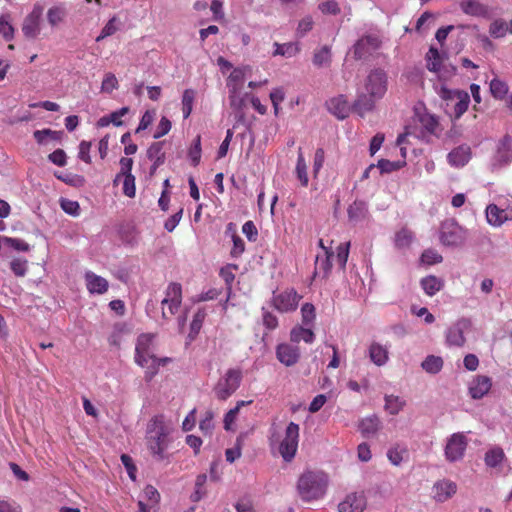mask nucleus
<instances>
[{
	"label": "nucleus",
	"mask_w": 512,
	"mask_h": 512,
	"mask_svg": "<svg viewBox=\"0 0 512 512\" xmlns=\"http://www.w3.org/2000/svg\"><path fill=\"white\" fill-rule=\"evenodd\" d=\"M172 424L162 414L155 415L147 424L146 446L157 460L167 458V449L171 443Z\"/></svg>",
	"instance_id": "obj_1"
},
{
	"label": "nucleus",
	"mask_w": 512,
	"mask_h": 512,
	"mask_svg": "<svg viewBox=\"0 0 512 512\" xmlns=\"http://www.w3.org/2000/svg\"><path fill=\"white\" fill-rule=\"evenodd\" d=\"M155 334L143 333L138 336L135 345V362L145 369V376L151 380L161 366L171 361L168 357L158 358L155 355Z\"/></svg>",
	"instance_id": "obj_2"
},
{
	"label": "nucleus",
	"mask_w": 512,
	"mask_h": 512,
	"mask_svg": "<svg viewBox=\"0 0 512 512\" xmlns=\"http://www.w3.org/2000/svg\"><path fill=\"white\" fill-rule=\"evenodd\" d=\"M300 437V426L295 422H290L283 434H279L275 429H271L269 444L273 453H278L285 462H291L298 450Z\"/></svg>",
	"instance_id": "obj_3"
},
{
	"label": "nucleus",
	"mask_w": 512,
	"mask_h": 512,
	"mask_svg": "<svg viewBox=\"0 0 512 512\" xmlns=\"http://www.w3.org/2000/svg\"><path fill=\"white\" fill-rule=\"evenodd\" d=\"M328 478L322 472L308 471L303 473L298 480V491L305 501L316 500L326 492Z\"/></svg>",
	"instance_id": "obj_4"
},
{
	"label": "nucleus",
	"mask_w": 512,
	"mask_h": 512,
	"mask_svg": "<svg viewBox=\"0 0 512 512\" xmlns=\"http://www.w3.org/2000/svg\"><path fill=\"white\" fill-rule=\"evenodd\" d=\"M468 238L467 229L460 226L455 220L448 219L441 223L439 240L447 247H460Z\"/></svg>",
	"instance_id": "obj_5"
},
{
	"label": "nucleus",
	"mask_w": 512,
	"mask_h": 512,
	"mask_svg": "<svg viewBox=\"0 0 512 512\" xmlns=\"http://www.w3.org/2000/svg\"><path fill=\"white\" fill-rule=\"evenodd\" d=\"M241 380V370L229 369L214 388L216 397L222 401L227 400L239 388Z\"/></svg>",
	"instance_id": "obj_6"
},
{
	"label": "nucleus",
	"mask_w": 512,
	"mask_h": 512,
	"mask_svg": "<svg viewBox=\"0 0 512 512\" xmlns=\"http://www.w3.org/2000/svg\"><path fill=\"white\" fill-rule=\"evenodd\" d=\"M472 322L468 318H459L451 324L446 332L445 339L448 346L463 347L466 343V334L470 333Z\"/></svg>",
	"instance_id": "obj_7"
},
{
	"label": "nucleus",
	"mask_w": 512,
	"mask_h": 512,
	"mask_svg": "<svg viewBox=\"0 0 512 512\" xmlns=\"http://www.w3.org/2000/svg\"><path fill=\"white\" fill-rule=\"evenodd\" d=\"M302 296L294 289H286L273 295L272 304L274 308L281 313L295 311Z\"/></svg>",
	"instance_id": "obj_8"
},
{
	"label": "nucleus",
	"mask_w": 512,
	"mask_h": 512,
	"mask_svg": "<svg viewBox=\"0 0 512 512\" xmlns=\"http://www.w3.org/2000/svg\"><path fill=\"white\" fill-rule=\"evenodd\" d=\"M365 89L374 99H381L387 91V76L380 69L371 71L365 82Z\"/></svg>",
	"instance_id": "obj_9"
},
{
	"label": "nucleus",
	"mask_w": 512,
	"mask_h": 512,
	"mask_svg": "<svg viewBox=\"0 0 512 512\" xmlns=\"http://www.w3.org/2000/svg\"><path fill=\"white\" fill-rule=\"evenodd\" d=\"M467 439L462 433L452 434L445 446V457L450 462H455L464 456V452L467 447Z\"/></svg>",
	"instance_id": "obj_10"
},
{
	"label": "nucleus",
	"mask_w": 512,
	"mask_h": 512,
	"mask_svg": "<svg viewBox=\"0 0 512 512\" xmlns=\"http://www.w3.org/2000/svg\"><path fill=\"white\" fill-rule=\"evenodd\" d=\"M42 15L43 8L36 5L25 17L22 24V32L26 38L35 39L38 37L41 32Z\"/></svg>",
	"instance_id": "obj_11"
},
{
	"label": "nucleus",
	"mask_w": 512,
	"mask_h": 512,
	"mask_svg": "<svg viewBox=\"0 0 512 512\" xmlns=\"http://www.w3.org/2000/svg\"><path fill=\"white\" fill-rule=\"evenodd\" d=\"M367 506V499L363 492H353L348 494L343 501L338 504L339 512H363Z\"/></svg>",
	"instance_id": "obj_12"
},
{
	"label": "nucleus",
	"mask_w": 512,
	"mask_h": 512,
	"mask_svg": "<svg viewBox=\"0 0 512 512\" xmlns=\"http://www.w3.org/2000/svg\"><path fill=\"white\" fill-rule=\"evenodd\" d=\"M486 219L487 222L494 226L500 227L505 222L512 219V209L511 208H500L496 204H489L486 207Z\"/></svg>",
	"instance_id": "obj_13"
},
{
	"label": "nucleus",
	"mask_w": 512,
	"mask_h": 512,
	"mask_svg": "<svg viewBox=\"0 0 512 512\" xmlns=\"http://www.w3.org/2000/svg\"><path fill=\"white\" fill-rule=\"evenodd\" d=\"M380 40L376 36L368 35L359 39L353 48L355 58L362 59L378 49Z\"/></svg>",
	"instance_id": "obj_14"
},
{
	"label": "nucleus",
	"mask_w": 512,
	"mask_h": 512,
	"mask_svg": "<svg viewBox=\"0 0 512 512\" xmlns=\"http://www.w3.org/2000/svg\"><path fill=\"white\" fill-rule=\"evenodd\" d=\"M276 357L282 364L289 367L298 362L300 358V351L297 346L282 343L276 348Z\"/></svg>",
	"instance_id": "obj_15"
},
{
	"label": "nucleus",
	"mask_w": 512,
	"mask_h": 512,
	"mask_svg": "<svg viewBox=\"0 0 512 512\" xmlns=\"http://www.w3.org/2000/svg\"><path fill=\"white\" fill-rule=\"evenodd\" d=\"M457 491V485L450 480L437 481L432 487L433 499L437 502H445Z\"/></svg>",
	"instance_id": "obj_16"
},
{
	"label": "nucleus",
	"mask_w": 512,
	"mask_h": 512,
	"mask_svg": "<svg viewBox=\"0 0 512 512\" xmlns=\"http://www.w3.org/2000/svg\"><path fill=\"white\" fill-rule=\"evenodd\" d=\"M84 280L90 294L102 295L108 291L109 282L92 271L85 272Z\"/></svg>",
	"instance_id": "obj_17"
},
{
	"label": "nucleus",
	"mask_w": 512,
	"mask_h": 512,
	"mask_svg": "<svg viewBox=\"0 0 512 512\" xmlns=\"http://www.w3.org/2000/svg\"><path fill=\"white\" fill-rule=\"evenodd\" d=\"M327 108L338 119H345L350 111L349 103L343 95L330 99L327 102Z\"/></svg>",
	"instance_id": "obj_18"
},
{
	"label": "nucleus",
	"mask_w": 512,
	"mask_h": 512,
	"mask_svg": "<svg viewBox=\"0 0 512 512\" xmlns=\"http://www.w3.org/2000/svg\"><path fill=\"white\" fill-rule=\"evenodd\" d=\"M471 158V149L469 146L461 145L453 149L447 156L448 163L454 167H463Z\"/></svg>",
	"instance_id": "obj_19"
},
{
	"label": "nucleus",
	"mask_w": 512,
	"mask_h": 512,
	"mask_svg": "<svg viewBox=\"0 0 512 512\" xmlns=\"http://www.w3.org/2000/svg\"><path fill=\"white\" fill-rule=\"evenodd\" d=\"M490 388V378L486 376H478L471 382L469 392L472 398L480 399L489 392Z\"/></svg>",
	"instance_id": "obj_20"
},
{
	"label": "nucleus",
	"mask_w": 512,
	"mask_h": 512,
	"mask_svg": "<svg viewBox=\"0 0 512 512\" xmlns=\"http://www.w3.org/2000/svg\"><path fill=\"white\" fill-rule=\"evenodd\" d=\"M369 358L376 366H384L389 360L388 348L374 342L369 346Z\"/></svg>",
	"instance_id": "obj_21"
},
{
	"label": "nucleus",
	"mask_w": 512,
	"mask_h": 512,
	"mask_svg": "<svg viewBox=\"0 0 512 512\" xmlns=\"http://www.w3.org/2000/svg\"><path fill=\"white\" fill-rule=\"evenodd\" d=\"M315 339V334L310 326H295L290 332V340L294 343L304 341L305 343L311 344Z\"/></svg>",
	"instance_id": "obj_22"
},
{
	"label": "nucleus",
	"mask_w": 512,
	"mask_h": 512,
	"mask_svg": "<svg viewBox=\"0 0 512 512\" xmlns=\"http://www.w3.org/2000/svg\"><path fill=\"white\" fill-rule=\"evenodd\" d=\"M182 301V286L179 283H170L165 291V297L161 301L162 304V316L168 318L166 311V302L168 301Z\"/></svg>",
	"instance_id": "obj_23"
},
{
	"label": "nucleus",
	"mask_w": 512,
	"mask_h": 512,
	"mask_svg": "<svg viewBox=\"0 0 512 512\" xmlns=\"http://www.w3.org/2000/svg\"><path fill=\"white\" fill-rule=\"evenodd\" d=\"M123 27V23L121 19L117 16H113L108 20V22L102 28L100 34L96 37V42H100L105 38L113 36L118 31H120Z\"/></svg>",
	"instance_id": "obj_24"
},
{
	"label": "nucleus",
	"mask_w": 512,
	"mask_h": 512,
	"mask_svg": "<svg viewBox=\"0 0 512 512\" xmlns=\"http://www.w3.org/2000/svg\"><path fill=\"white\" fill-rule=\"evenodd\" d=\"M62 132L51 129L36 130L33 136L39 145H48L50 143L59 142Z\"/></svg>",
	"instance_id": "obj_25"
},
{
	"label": "nucleus",
	"mask_w": 512,
	"mask_h": 512,
	"mask_svg": "<svg viewBox=\"0 0 512 512\" xmlns=\"http://www.w3.org/2000/svg\"><path fill=\"white\" fill-rule=\"evenodd\" d=\"M378 99H374L371 95L361 94L358 96L357 100L354 103V110L363 117L366 113L372 111L375 106V102Z\"/></svg>",
	"instance_id": "obj_26"
},
{
	"label": "nucleus",
	"mask_w": 512,
	"mask_h": 512,
	"mask_svg": "<svg viewBox=\"0 0 512 512\" xmlns=\"http://www.w3.org/2000/svg\"><path fill=\"white\" fill-rule=\"evenodd\" d=\"M461 10L471 16H482L486 13V8L477 0H462L459 2Z\"/></svg>",
	"instance_id": "obj_27"
},
{
	"label": "nucleus",
	"mask_w": 512,
	"mask_h": 512,
	"mask_svg": "<svg viewBox=\"0 0 512 512\" xmlns=\"http://www.w3.org/2000/svg\"><path fill=\"white\" fill-rule=\"evenodd\" d=\"M384 409L390 415H397L406 405V401L396 395H385Z\"/></svg>",
	"instance_id": "obj_28"
},
{
	"label": "nucleus",
	"mask_w": 512,
	"mask_h": 512,
	"mask_svg": "<svg viewBox=\"0 0 512 512\" xmlns=\"http://www.w3.org/2000/svg\"><path fill=\"white\" fill-rule=\"evenodd\" d=\"M147 156L153 162V168H157L160 165H162L165 161V154L163 152V143L162 142L153 143L147 151Z\"/></svg>",
	"instance_id": "obj_29"
},
{
	"label": "nucleus",
	"mask_w": 512,
	"mask_h": 512,
	"mask_svg": "<svg viewBox=\"0 0 512 512\" xmlns=\"http://www.w3.org/2000/svg\"><path fill=\"white\" fill-rule=\"evenodd\" d=\"M379 429V419L376 416H369L361 420L359 430L365 437L374 435Z\"/></svg>",
	"instance_id": "obj_30"
},
{
	"label": "nucleus",
	"mask_w": 512,
	"mask_h": 512,
	"mask_svg": "<svg viewBox=\"0 0 512 512\" xmlns=\"http://www.w3.org/2000/svg\"><path fill=\"white\" fill-rule=\"evenodd\" d=\"M456 103L454 105V114L456 118H460L468 109L470 97L467 92L456 91L454 93Z\"/></svg>",
	"instance_id": "obj_31"
},
{
	"label": "nucleus",
	"mask_w": 512,
	"mask_h": 512,
	"mask_svg": "<svg viewBox=\"0 0 512 512\" xmlns=\"http://www.w3.org/2000/svg\"><path fill=\"white\" fill-rule=\"evenodd\" d=\"M275 50L274 56L293 57L299 52V46L297 43L288 42L284 44L274 43Z\"/></svg>",
	"instance_id": "obj_32"
},
{
	"label": "nucleus",
	"mask_w": 512,
	"mask_h": 512,
	"mask_svg": "<svg viewBox=\"0 0 512 512\" xmlns=\"http://www.w3.org/2000/svg\"><path fill=\"white\" fill-rule=\"evenodd\" d=\"M296 176L298 180L300 181L301 185L306 187L308 185L309 179H308V173H307V164L304 158V155L299 149L298 151V157H297V163H296Z\"/></svg>",
	"instance_id": "obj_33"
},
{
	"label": "nucleus",
	"mask_w": 512,
	"mask_h": 512,
	"mask_svg": "<svg viewBox=\"0 0 512 512\" xmlns=\"http://www.w3.org/2000/svg\"><path fill=\"white\" fill-rule=\"evenodd\" d=\"M252 401H238L236 406L232 409H230L224 417V428L227 431L234 430L233 424L235 423V420L237 419V416L239 414L240 408L249 405Z\"/></svg>",
	"instance_id": "obj_34"
},
{
	"label": "nucleus",
	"mask_w": 512,
	"mask_h": 512,
	"mask_svg": "<svg viewBox=\"0 0 512 512\" xmlns=\"http://www.w3.org/2000/svg\"><path fill=\"white\" fill-rule=\"evenodd\" d=\"M405 455H407V449L405 446L400 444L392 446L387 451V457L394 466H399Z\"/></svg>",
	"instance_id": "obj_35"
},
{
	"label": "nucleus",
	"mask_w": 512,
	"mask_h": 512,
	"mask_svg": "<svg viewBox=\"0 0 512 512\" xmlns=\"http://www.w3.org/2000/svg\"><path fill=\"white\" fill-rule=\"evenodd\" d=\"M421 286L427 295L433 296L442 288V282L435 276H427L421 280Z\"/></svg>",
	"instance_id": "obj_36"
},
{
	"label": "nucleus",
	"mask_w": 512,
	"mask_h": 512,
	"mask_svg": "<svg viewBox=\"0 0 512 512\" xmlns=\"http://www.w3.org/2000/svg\"><path fill=\"white\" fill-rule=\"evenodd\" d=\"M206 482H207L206 474H200L197 476V478L195 480V489L190 496L191 501L199 502L206 495V489H205Z\"/></svg>",
	"instance_id": "obj_37"
},
{
	"label": "nucleus",
	"mask_w": 512,
	"mask_h": 512,
	"mask_svg": "<svg viewBox=\"0 0 512 512\" xmlns=\"http://www.w3.org/2000/svg\"><path fill=\"white\" fill-rule=\"evenodd\" d=\"M489 33L493 38H503L509 33V24L497 19L490 24Z\"/></svg>",
	"instance_id": "obj_38"
},
{
	"label": "nucleus",
	"mask_w": 512,
	"mask_h": 512,
	"mask_svg": "<svg viewBox=\"0 0 512 512\" xmlns=\"http://www.w3.org/2000/svg\"><path fill=\"white\" fill-rule=\"evenodd\" d=\"M0 35L6 40L11 41L14 38V27L11 24L10 15H0Z\"/></svg>",
	"instance_id": "obj_39"
},
{
	"label": "nucleus",
	"mask_w": 512,
	"mask_h": 512,
	"mask_svg": "<svg viewBox=\"0 0 512 512\" xmlns=\"http://www.w3.org/2000/svg\"><path fill=\"white\" fill-rule=\"evenodd\" d=\"M443 367V360L439 356H428L423 362H422V368L431 374L438 373Z\"/></svg>",
	"instance_id": "obj_40"
},
{
	"label": "nucleus",
	"mask_w": 512,
	"mask_h": 512,
	"mask_svg": "<svg viewBox=\"0 0 512 512\" xmlns=\"http://www.w3.org/2000/svg\"><path fill=\"white\" fill-rule=\"evenodd\" d=\"M195 99V91L193 89H186L182 95V111L183 117L187 119L193 109V103Z\"/></svg>",
	"instance_id": "obj_41"
},
{
	"label": "nucleus",
	"mask_w": 512,
	"mask_h": 512,
	"mask_svg": "<svg viewBox=\"0 0 512 512\" xmlns=\"http://www.w3.org/2000/svg\"><path fill=\"white\" fill-rule=\"evenodd\" d=\"M413 233L408 229H401L395 235V245L399 249L408 248L413 241Z\"/></svg>",
	"instance_id": "obj_42"
},
{
	"label": "nucleus",
	"mask_w": 512,
	"mask_h": 512,
	"mask_svg": "<svg viewBox=\"0 0 512 512\" xmlns=\"http://www.w3.org/2000/svg\"><path fill=\"white\" fill-rule=\"evenodd\" d=\"M245 77V68H235L227 79L228 88L241 89Z\"/></svg>",
	"instance_id": "obj_43"
},
{
	"label": "nucleus",
	"mask_w": 512,
	"mask_h": 512,
	"mask_svg": "<svg viewBox=\"0 0 512 512\" xmlns=\"http://www.w3.org/2000/svg\"><path fill=\"white\" fill-rule=\"evenodd\" d=\"M301 317H302V324L304 326H313L315 318H316V311L315 307L312 303H304L301 307Z\"/></svg>",
	"instance_id": "obj_44"
},
{
	"label": "nucleus",
	"mask_w": 512,
	"mask_h": 512,
	"mask_svg": "<svg viewBox=\"0 0 512 512\" xmlns=\"http://www.w3.org/2000/svg\"><path fill=\"white\" fill-rule=\"evenodd\" d=\"M490 91L495 98L502 99L508 93V85L506 82L494 78L490 82Z\"/></svg>",
	"instance_id": "obj_45"
},
{
	"label": "nucleus",
	"mask_w": 512,
	"mask_h": 512,
	"mask_svg": "<svg viewBox=\"0 0 512 512\" xmlns=\"http://www.w3.org/2000/svg\"><path fill=\"white\" fill-rule=\"evenodd\" d=\"M331 61V51L328 46H323L314 53L313 63L318 67L326 66Z\"/></svg>",
	"instance_id": "obj_46"
},
{
	"label": "nucleus",
	"mask_w": 512,
	"mask_h": 512,
	"mask_svg": "<svg viewBox=\"0 0 512 512\" xmlns=\"http://www.w3.org/2000/svg\"><path fill=\"white\" fill-rule=\"evenodd\" d=\"M504 459V452L501 448H493L485 455V463L489 467L498 466Z\"/></svg>",
	"instance_id": "obj_47"
},
{
	"label": "nucleus",
	"mask_w": 512,
	"mask_h": 512,
	"mask_svg": "<svg viewBox=\"0 0 512 512\" xmlns=\"http://www.w3.org/2000/svg\"><path fill=\"white\" fill-rule=\"evenodd\" d=\"M143 498L148 502L146 504L149 508L156 506L160 500L158 490L152 485H147L143 490Z\"/></svg>",
	"instance_id": "obj_48"
},
{
	"label": "nucleus",
	"mask_w": 512,
	"mask_h": 512,
	"mask_svg": "<svg viewBox=\"0 0 512 512\" xmlns=\"http://www.w3.org/2000/svg\"><path fill=\"white\" fill-rule=\"evenodd\" d=\"M441 58L437 49L431 47L427 54V68L430 71L438 72L440 70Z\"/></svg>",
	"instance_id": "obj_49"
},
{
	"label": "nucleus",
	"mask_w": 512,
	"mask_h": 512,
	"mask_svg": "<svg viewBox=\"0 0 512 512\" xmlns=\"http://www.w3.org/2000/svg\"><path fill=\"white\" fill-rule=\"evenodd\" d=\"M205 316H206V313L204 310H198L194 317H193V320L191 322V326H190V333H189V337L191 339H194L195 336L199 333L201 327H202V323L205 319Z\"/></svg>",
	"instance_id": "obj_50"
},
{
	"label": "nucleus",
	"mask_w": 512,
	"mask_h": 512,
	"mask_svg": "<svg viewBox=\"0 0 512 512\" xmlns=\"http://www.w3.org/2000/svg\"><path fill=\"white\" fill-rule=\"evenodd\" d=\"M2 242H3V245L11 247L17 251L26 252V251L30 250V245L22 239L11 238V237H2Z\"/></svg>",
	"instance_id": "obj_51"
},
{
	"label": "nucleus",
	"mask_w": 512,
	"mask_h": 512,
	"mask_svg": "<svg viewBox=\"0 0 512 512\" xmlns=\"http://www.w3.org/2000/svg\"><path fill=\"white\" fill-rule=\"evenodd\" d=\"M117 88L118 80L116 76L111 72L106 73L101 84V91L104 93H111Z\"/></svg>",
	"instance_id": "obj_52"
},
{
	"label": "nucleus",
	"mask_w": 512,
	"mask_h": 512,
	"mask_svg": "<svg viewBox=\"0 0 512 512\" xmlns=\"http://www.w3.org/2000/svg\"><path fill=\"white\" fill-rule=\"evenodd\" d=\"M60 206L65 213L71 216L76 217L80 214V205L77 201L62 198L60 200Z\"/></svg>",
	"instance_id": "obj_53"
},
{
	"label": "nucleus",
	"mask_w": 512,
	"mask_h": 512,
	"mask_svg": "<svg viewBox=\"0 0 512 512\" xmlns=\"http://www.w3.org/2000/svg\"><path fill=\"white\" fill-rule=\"evenodd\" d=\"M214 414L212 411H207L203 419L199 423V428L204 435H211L214 429L213 422Z\"/></svg>",
	"instance_id": "obj_54"
},
{
	"label": "nucleus",
	"mask_w": 512,
	"mask_h": 512,
	"mask_svg": "<svg viewBox=\"0 0 512 512\" xmlns=\"http://www.w3.org/2000/svg\"><path fill=\"white\" fill-rule=\"evenodd\" d=\"M318 9L325 15H337L340 13L339 4L335 0H328L319 3Z\"/></svg>",
	"instance_id": "obj_55"
},
{
	"label": "nucleus",
	"mask_w": 512,
	"mask_h": 512,
	"mask_svg": "<svg viewBox=\"0 0 512 512\" xmlns=\"http://www.w3.org/2000/svg\"><path fill=\"white\" fill-rule=\"evenodd\" d=\"M350 242H345L337 247L336 261L340 268L344 269L349 256Z\"/></svg>",
	"instance_id": "obj_56"
},
{
	"label": "nucleus",
	"mask_w": 512,
	"mask_h": 512,
	"mask_svg": "<svg viewBox=\"0 0 512 512\" xmlns=\"http://www.w3.org/2000/svg\"><path fill=\"white\" fill-rule=\"evenodd\" d=\"M189 158L193 166H197L201 159V137L198 135L189 150Z\"/></svg>",
	"instance_id": "obj_57"
},
{
	"label": "nucleus",
	"mask_w": 512,
	"mask_h": 512,
	"mask_svg": "<svg viewBox=\"0 0 512 512\" xmlns=\"http://www.w3.org/2000/svg\"><path fill=\"white\" fill-rule=\"evenodd\" d=\"M65 17V10L60 7H52L47 12V19L52 26L58 25Z\"/></svg>",
	"instance_id": "obj_58"
},
{
	"label": "nucleus",
	"mask_w": 512,
	"mask_h": 512,
	"mask_svg": "<svg viewBox=\"0 0 512 512\" xmlns=\"http://www.w3.org/2000/svg\"><path fill=\"white\" fill-rule=\"evenodd\" d=\"M241 89L229 88V101L230 106L234 110H241L244 105V99L240 94Z\"/></svg>",
	"instance_id": "obj_59"
},
{
	"label": "nucleus",
	"mask_w": 512,
	"mask_h": 512,
	"mask_svg": "<svg viewBox=\"0 0 512 512\" xmlns=\"http://www.w3.org/2000/svg\"><path fill=\"white\" fill-rule=\"evenodd\" d=\"M132 166H133V160L131 158H126V157H123L120 159V172L116 175L113 183L114 185H118V182L120 181V179L122 178V176H126L128 174H132L131 173V170H132Z\"/></svg>",
	"instance_id": "obj_60"
},
{
	"label": "nucleus",
	"mask_w": 512,
	"mask_h": 512,
	"mask_svg": "<svg viewBox=\"0 0 512 512\" xmlns=\"http://www.w3.org/2000/svg\"><path fill=\"white\" fill-rule=\"evenodd\" d=\"M314 25L313 18L310 15L304 16L298 23L296 34L299 37H303L306 35L309 31L312 30Z\"/></svg>",
	"instance_id": "obj_61"
},
{
	"label": "nucleus",
	"mask_w": 512,
	"mask_h": 512,
	"mask_svg": "<svg viewBox=\"0 0 512 512\" xmlns=\"http://www.w3.org/2000/svg\"><path fill=\"white\" fill-rule=\"evenodd\" d=\"M123 180V193L125 196L129 198L135 197L136 187H135V177L132 174H128L126 176H122Z\"/></svg>",
	"instance_id": "obj_62"
},
{
	"label": "nucleus",
	"mask_w": 512,
	"mask_h": 512,
	"mask_svg": "<svg viewBox=\"0 0 512 512\" xmlns=\"http://www.w3.org/2000/svg\"><path fill=\"white\" fill-rule=\"evenodd\" d=\"M421 260L425 264L433 265L442 262L443 257L437 251L427 249L422 253Z\"/></svg>",
	"instance_id": "obj_63"
},
{
	"label": "nucleus",
	"mask_w": 512,
	"mask_h": 512,
	"mask_svg": "<svg viewBox=\"0 0 512 512\" xmlns=\"http://www.w3.org/2000/svg\"><path fill=\"white\" fill-rule=\"evenodd\" d=\"M10 268L16 276L23 277L27 272V260L22 258L13 259Z\"/></svg>",
	"instance_id": "obj_64"
}]
</instances>
